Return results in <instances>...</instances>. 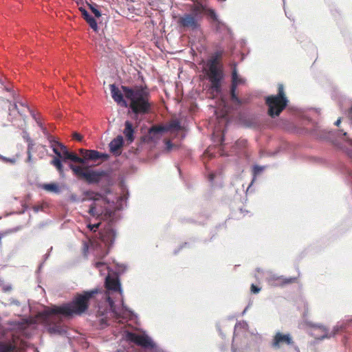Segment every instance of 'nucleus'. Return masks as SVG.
I'll return each mask as SVG.
<instances>
[{
  "label": "nucleus",
  "instance_id": "f257e3e1",
  "mask_svg": "<svg viewBox=\"0 0 352 352\" xmlns=\"http://www.w3.org/2000/svg\"><path fill=\"white\" fill-rule=\"evenodd\" d=\"M126 199L127 197L126 195L120 197L118 198L115 206H113L114 205L113 201H112V205L110 204L109 199L103 197L100 194L94 192H87L85 193V197L82 201H93V203L89 206V214L100 220L108 221L100 233V242L89 240V245L86 247L87 250H93L94 254L97 258H102L109 253L110 247L116 239V231L110 223L116 219V213L112 208L122 209Z\"/></svg>",
  "mask_w": 352,
  "mask_h": 352
},
{
  "label": "nucleus",
  "instance_id": "f03ea898",
  "mask_svg": "<svg viewBox=\"0 0 352 352\" xmlns=\"http://www.w3.org/2000/svg\"><path fill=\"white\" fill-rule=\"evenodd\" d=\"M98 292V289L85 292L83 294L77 296L70 303L46 309L41 314V318L49 326L50 332L59 334L64 333L63 327L56 322L60 320L61 316H70L83 313L87 309L88 300Z\"/></svg>",
  "mask_w": 352,
  "mask_h": 352
},
{
  "label": "nucleus",
  "instance_id": "7ed1b4c3",
  "mask_svg": "<svg viewBox=\"0 0 352 352\" xmlns=\"http://www.w3.org/2000/svg\"><path fill=\"white\" fill-rule=\"evenodd\" d=\"M111 96L118 104L122 107H127V102L123 96L129 100V107L138 119L139 115H144L149 113L151 102L149 100V92L146 88L135 87L133 89L122 86V92L115 85H110Z\"/></svg>",
  "mask_w": 352,
  "mask_h": 352
},
{
  "label": "nucleus",
  "instance_id": "20e7f679",
  "mask_svg": "<svg viewBox=\"0 0 352 352\" xmlns=\"http://www.w3.org/2000/svg\"><path fill=\"white\" fill-rule=\"evenodd\" d=\"M106 293L105 302L108 309H102L99 307L98 314L100 316H110L116 319L132 318L133 313L123 306L122 291L120 284L116 278L107 276L105 278Z\"/></svg>",
  "mask_w": 352,
  "mask_h": 352
},
{
  "label": "nucleus",
  "instance_id": "39448f33",
  "mask_svg": "<svg viewBox=\"0 0 352 352\" xmlns=\"http://www.w3.org/2000/svg\"><path fill=\"white\" fill-rule=\"evenodd\" d=\"M27 320L13 322L7 327L0 324V352H16L23 349L25 343L24 338L28 336Z\"/></svg>",
  "mask_w": 352,
  "mask_h": 352
},
{
  "label": "nucleus",
  "instance_id": "423d86ee",
  "mask_svg": "<svg viewBox=\"0 0 352 352\" xmlns=\"http://www.w3.org/2000/svg\"><path fill=\"white\" fill-rule=\"evenodd\" d=\"M222 56L221 52H217L208 60V70L207 74L211 82V89L213 92L219 93L221 89V80L223 78V72L220 59Z\"/></svg>",
  "mask_w": 352,
  "mask_h": 352
},
{
  "label": "nucleus",
  "instance_id": "0eeeda50",
  "mask_svg": "<svg viewBox=\"0 0 352 352\" xmlns=\"http://www.w3.org/2000/svg\"><path fill=\"white\" fill-rule=\"evenodd\" d=\"M122 338L126 342H133L142 346L144 352H165L160 348L145 333L139 334L124 330L121 333Z\"/></svg>",
  "mask_w": 352,
  "mask_h": 352
},
{
  "label": "nucleus",
  "instance_id": "6e6552de",
  "mask_svg": "<svg viewBox=\"0 0 352 352\" xmlns=\"http://www.w3.org/2000/svg\"><path fill=\"white\" fill-rule=\"evenodd\" d=\"M203 8L200 6H195L190 12L185 13L177 17V24L179 27L188 30H197L200 26L202 18Z\"/></svg>",
  "mask_w": 352,
  "mask_h": 352
},
{
  "label": "nucleus",
  "instance_id": "1a4fd4ad",
  "mask_svg": "<svg viewBox=\"0 0 352 352\" xmlns=\"http://www.w3.org/2000/svg\"><path fill=\"white\" fill-rule=\"evenodd\" d=\"M266 103L269 107V114L271 116H278L287 104V98L285 96L283 86L279 85L278 94L276 96H271L266 98Z\"/></svg>",
  "mask_w": 352,
  "mask_h": 352
},
{
  "label": "nucleus",
  "instance_id": "9d476101",
  "mask_svg": "<svg viewBox=\"0 0 352 352\" xmlns=\"http://www.w3.org/2000/svg\"><path fill=\"white\" fill-rule=\"evenodd\" d=\"M245 82V79L238 74L236 67L234 66L232 72V86L230 95L232 101L235 104H240L241 103V100L236 95V89L237 86L243 85Z\"/></svg>",
  "mask_w": 352,
  "mask_h": 352
},
{
  "label": "nucleus",
  "instance_id": "9b49d317",
  "mask_svg": "<svg viewBox=\"0 0 352 352\" xmlns=\"http://www.w3.org/2000/svg\"><path fill=\"white\" fill-rule=\"evenodd\" d=\"M49 141L50 142V147L56 155V157L52 160L51 164L62 174L63 172V166L60 160V157H62V154L60 146H58L60 143L55 140L52 137L49 138Z\"/></svg>",
  "mask_w": 352,
  "mask_h": 352
},
{
  "label": "nucleus",
  "instance_id": "f8f14e48",
  "mask_svg": "<svg viewBox=\"0 0 352 352\" xmlns=\"http://www.w3.org/2000/svg\"><path fill=\"white\" fill-rule=\"evenodd\" d=\"M292 343V338L289 333L283 334L280 332H277L273 338L272 346L274 349H279L284 344L289 345Z\"/></svg>",
  "mask_w": 352,
  "mask_h": 352
},
{
  "label": "nucleus",
  "instance_id": "ddd939ff",
  "mask_svg": "<svg viewBox=\"0 0 352 352\" xmlns=\"http://www.w3.org/2000/svg\"><path fill=\"white\" fill-rule=\"evenodd\" d=\"M16 105L15 104H12L8 100L4 99L0 97V113H8V120L10 122L12 121L13 118L12 117V112L16 111Z\"/></svg>",
  "mask_w": 352,
  "mask_h": 352
},
{
  "label": "nucleus",
  "instance_id": "4468645a",
  "mask_svg": "<svg viewBox=\"0 0 352 352\" xmlns=\"http://www.w3.org/2000/svg\"><path fill=\"white\" fill-rule=\"evenodd\" d=\"M295 278H285L283 276L272 274L268 278L269 283L274 286H283L294 282Z\"/></svg>",
  "mask_w": 352,
  "mask_h": 352
},
{
  "label": "nucleus",
  "instance_id": "2eb2a0df",
  "mask_svg": "<svg viewBox=\"0 0 352 352\" xmlns=\"http://www.w3.org/2000/svg\"><path fill=\"white\" fill-rule=\"evenodd\" d=\"M108 157V155L107 154L101 153L95 150H89L87 152V154L85 159H81V162H79L78 163L82 164H87L89 161H93L96 162L99 159H104L107 160Z\"/></svg>",
  "mask_w": 352,
  "mask_h": 352
},
{
  "label": "nucleus",
  "instance_id": "dca6fc26",
  "mask_svg": "<svg viewBox=\"0 0 352 352\" xmlns=\"http://www.w3.org/2000/svg\"><path fill=\"white\" fill-rule=\"evenodd\" d=\"M104 175L103 171H96L87 168L83 179L89 183H98Z\"/></svg>",
  "mask_w": 352,
  "mask_h": 352
},
{
  "label": "nucleus",
  "instance_id": "f3484780",
  "mask_svg": "<svg viewBox=\"0 0 352 352\" xmlns=\"http://www.w3.org/2000/svg\"><path fill=\"white\" fill-rule=\"evenodd\" d=\"M58 146L61 150L62 157L60 158L63 161L65 162L67 160H70L78 163L82 161L80 157L77 156L75 153L69 152L67 147L63 144H59Z\"/></svg>",
  "mask_w": 352,
  "mask_h": 352
},
{
  "label": "nucleus",
  "instance_id": "a211bd4d",
  "mask_svg": "<svg viewBox=\"0 0 352 352\" xmlns=\"http://www.w3.org/2000/svg\"><path fill=\"white\" fill-rule=\"evenodd\" d=\"M165 132V128L154 126L151 127L148 133V138L153 142L159 140Z\"/></svg>",
  "mask_w": 352,
  "mask_h": 352
},
{
  "label": "nucleus",
  "instance_id": "6ab92c4d",
  "mask_svg": "<svg viewBox=\"0 0 352 352\" xmlns=\"http://www.w3.org/2000/svg\"><path fill=\"white\" fill-rule=\"evenodd\" d=\"M123 142V138L121 135H118L115 139H113L109 143V148L111 152L113 154L119 155L120 153V149L122 148Z\"/></svg>",
  "mask_w": 352,
  "mask_h": 352
},
{
  "label": "nucleus",
  "instance_id": "aec40b11",
  "mask_svg": "<svg viewBox=\"0 0 352 352\" xmlns=\"http://www.w3.org/2000/svg\"><path fill=\"white\" fill-rule=\"evenodd\" d=\"M209 16L214 21V25L218 31H223V30H226L228 32H230V29L227 27V25L221 21L213 10H210L208 11Z\"/></svg>",
  "mask_w": 352,
  "mask_h": 352
},
{
  "label": "nucleus",
  "instance_id": "412c9836",
  "mask_svg": "<svg viewBox=\"0 0 352 352\" xmlns=\"http://www.w3.org/2000/svg\"><path fill=\"white\" fill-rule=\"evenodd\" d=\"M124 126L125 128L124 129L123 133L124 134L127 141L132 142L134 140V129L133 128L132 124L129 121H126Z\"/></svg>",
  "mask_w": 352,
  "mask_h": 352
},
{
  "label": "nucleus",
  "instance_id": "4be33fe9",
  "mask_svg": "<svg viewBox=\"0 0 352 352\" xmlns=\"http://www.w3.org/2000/svg\"><path fill=\"white\" fill-rule=\"evenodd\" d=\"M228 112V107L226 106V102L224 99L221 98V102L219 107L215 110V113L217 117L225 118Z\"/></svg>",
  "mask_w": 352,
  "mask_h": 352
},
{
  "label": "nucleus",
  "instance_id": "5701e85b",
  "mask_svg": "<svg viewBox=\"0 0 352 352\" xmlns=\"http://www.w3.org/2000/svg\"><path fill=\"white\" fill-rule=\"evenodd\" d=\"M69 168L72 169L73 173L79 178L84 177L85 174L88 168L87 167H82L80 166H76L72 164H69Z\"/></svg>",
  "mask_w": 352,
  "mask_h": 352
},
{
  "label": "nucleus",
  "instance_id": "b1692460",
  "mask_svg": "<svg viewBox=\"0 0 352 352\" xmlns=\"http://www.w3.org/2000/svg\"><path fill=\"white\" fill-rule=\"evenodd\" d=\"M165 131L176 132L181 130L180 123L177 120H172L169 124L164 126Z\"/></svg>",
  "mask_w": 352,
  "mask_h": 352
},
{
  "label": "nucleus",
  "instance_id": "393cba45",
  "mask_svg": "<svg viewBox=\"0 0 352 352\" xmlns=\"http://www.w3.org/2000/svg\"><path fill=\"white\" fill-rule=\"evenodd\" d=\"M342 135L344 137V141L347 144V146H344L343 149H344L347 154L352 157V140L346 137V132H344Z\"/></svg>",
  "mask_w": 352,
  "mask_h": 352
},
{
  "label": "nucleus",
  "instance_id": "a878e982",
  "mask_svg": "<svg viewBox=\"0 0 352 352\" xmlns=\"http://www.w3.org/2000/svg\"><path fill=\"white\" fill-rule=\"evenodd\" d=\"M41 188L47 191L53 192L56 193L59 192L58 186L57 184L54 183L43 184L41 185Z\"/></svg>",
  "mask_w": 352,
  "mask_h": 352
},
{
  "label": "nucleus",
  "instance_id": "bb28decb",
  "mask_svg": "<svg viewBox=\"0 0 352 352\" xmlns=\"http://www.w3.org/2000/svg\"><path fill=\"white\" fill-rule=\"evenodd\" d=\"M248 323L245 321H241L236 323L234 328V337L236 336V335L239 333L241 331H246L248 329Z\"/></svg>",
  "mask_w": 352,
  "mask_h": 352
},
{
  "label": "nucleus",
  "instance_id": "cd10ccee",
  "mask_svg": "<svg viewBox=\"0 0 352 352\" xmlns=\"http://www.w3.org/2000/svg\"><path fill=\"white\" fill-rule=\"evenodd\" d=\"M95 267L98 269L101 275H104L106 270H109V267L104 262L96 261L94 263Z\"/></svg>",
  "mask_w": 352,
  "mask_h": 352
},
{
  "label": "nucleus",
  "instance_id": "c85d7f7f",
  "mask_svg": "<svg viewBox=\"0 0 352 352\" xmlns=\"http://www.w3.org/2000/svg\"><path fill=\"white\" fill-rule=\"evenodd\" d=\"M318 329L321 330V331L324 333V334L320 336V338L322 339L324 338H329L331 336V334L329 333L328 330L324 327H319ZM338 331L339 327L338 326L335 327L333 328V333H332V336L335 335Z\"/></svg>",
  "mask_w": 352,
  "mask_h": 352
},
{
  "label": "nucleus",
  "instance_id": "c756f323",
  "mask_svg": "<svg viewBox=\"0 0 352 352\" xmlns=\"http://www.w3.org/2000/svg\"><path fill=\"white\" fill-rule=\"evenodd\" d=\"M85 19L87 21V22L89 23V26L94 31H97L98 30L97 23H96V20L91 15H89L88 17H87Z\"/></svg>",
  "mask_w": 352,
  "mask_h": 352
},
{
  "label": "nucleus",
  "instance_id": "7c9ffc66",
  "mask_svg": "<svg viewBox=\"0 0 352 352\" xmlns=\"http://www.w3.org/2000/svg\"><path fill=\"white\" fill-rule=\"evenodd\" d=\"M85 19L87 21V22L89 23V26L94 31H97L98 30L97 23H96V20L91 15H89L88 17H87Z\"/></svg>",
  "mask_w": 352,
  "mask_h": 352
},
{
  "label": "nucleus",
  "instance_id": "2f4dec72",
  "mask_svg": "<svg viewBox=\"0 0 352 352\" xmlns=\"http://www.w3.org/2000/svg\"><path fill=\"white\" fill-rule=\"evenodd\" d=\"M27 141L28 142V161H30L31 157H32L30 150L32 149V148L33 146V143H32V140L30 138H27Z\"/></svg>",
  "mask_w": 352,
  "mask_h": 352
},
{
  "label": "nucleus",
  "instance_id": "473e14b6",
  "mask_svg": "<svg viewBox=\"0 0 352 352\" xmlns=\"http://www.w3.org/2000/svg\"><path fill=\"white\" fill-rule=\"evenodd\" d=\"M100 224H101V222H98V223H96L94 224L89 223V224H88L87 226L91 231L95 232L96 230V229L100 226Z\"/></svg>",
  "mask_w": 352,
  "mask_h": 352
},
{
  "label": "nucleus",
  "instance_id": "72a5a7b5",
  "mask_svg": "<svg viewBox=\"0 0 352 352\" xmlns=\"http://www.w3.org/2000/svg\"><path fill=\"white\" fill-rule=\"evenodd\" d=\"M92 13L96 17H100L101 16L100 12L95 7L91 6Z\"/></svg>",
  "mask_w": 352,
  "mask_h": 352
},
{
  "label": "nucleus",
  "instance_id": "f704fd0d",
  "mask_svg": "<svg viewBox=\"0 0 352 352\" xmlns=\"http://www.w3.org/2000/svg\"><path fill=\"white\" fill-rule=\"evenodd\" d=\"M263 170V167H262V166H255L254 167V175L258 174V173H260Z\"/></svg>",
  "mask_w": 352,
  "mask_h": 352
},
{
  "label": "nucleus",
  "instance_id": "c9c22d12",
  "mask_svg": "<svg viewBox=\"0 0 352 352\" xmlns=\"http://www.w3.org/2000/svg\"><path fill=\"white\" fill-rule=\"evenodd\" d=\"M89 150H86V149H83V148H80L79 150V153L81 155L82 157H80L81 159H85L87 154V152H88Z\"/></svg>",
  "mask_w": 352,
  "mask_h": 352
},
{
  "label": "nucleus",
  "instance_id": "e433bc0d",
  "mask_svg": "<svg viewBox=\"0 0 352 352\" xmlns=\"http://www.w3.org/2000/svg\"><path fill=\"white\" fill-rule=\"evenodd\" d=\"M80 11L82 15L83 16L84 19H86L87 17H88L89 15H90L87 12V11L85 9H84V8H80Z\"/></svg>",
  "mask_w": 352,
  "mask_h": 352
},
{
  "label": "nucleus",
  "instance_id": "4c0bfd02",
  "mask_svg": "<svg viewBox=\"0 0 352 352\" xmlns=\"http://www.w3.org/2000/svg\"><path fill=\"white\" fill-rule=\"evenodd\" d=\"M251 291H252V292L256 294L260 291V288H258V287H256L254 285H252Z\"/></svg>",
  "mask_w": 352,
  "mask_h": 352
},
{
  "label": "nucleus",
  "instance_id": "58836bf2",
  "mask_svg": "<svg viewBox=\"0 0 352 352\" xmlns=\"http://www.w3.org/2000/svg\"><path fill=\"white\" fill-rule=\"evenodd\" d=\"M73 137L74 139H76L78 141H80L82 140V135L77 133H74L73 135Z\"/></svg>",
  "mask_w": 352,
  "mask_h": 352
},
{
  "label": "nucleus",
  "instance_id": "ea45409f",
  "mask_svg": "<svg viewBox=\"0 0 352 352\" xmlns=\"http://www.w3.org/2000/svg\"><path fill=\"white\" fill-rule=\"evenodd\" d=\"M166 149L168 151H170L172 149L173 144L170 143V142L169 140L166 141Z\"/></svg>",
  "mask_w": 352,
  "mask_h": 352
},
{
  "label": "nucleus",
  "instance_id": "a19ab883",
  "mask_svg": "<svg viewBox=\"0 0 352 352\" xmlns=\"http://www.w3.org/2000/svg\"><path fill=\"white\" fill-rule=\"evenodd\" d=\"M42 209V206H35L33 207V210H34V212H38L39 210H41Z\"/></svg>",
  "mask_w": 352,
  "mask_h": 352
},
{
  "label": "nucleus",
  "instance_id": "79ce46f5",
  "mask_svg": "<svg viewBox=\"0 0 352 352\" xmlns=\"http://www.w3.org/2000/svg\"><path fill=\"white\" fill-rule=\"evenodd\" d=\"M214 175L213 173H210L209 175V180L210 181H212L214 179Z\"/></svg>",
  "mask_w": 352,
  "mask_h": 352
},
{
  "label": "nucleus",
  "instance_id": "37998d69",
  "mask_svg": "<svg viewBox=\"0 0 352 352\" xmlns=\"http://www.w3.org/2000/svg\"><path fill=\"white\" fill-rule=\"evenodd\" d=\"M340 122H341V119H340V118H339V119H338V120L335 122V124H336V126H338L340 125Z\"/></svg>",
  "mask_w": 352,
  "mask_h": 352
},
{
  "label": "nucleus",
  "instance_id": "c03bdc74",
  "mask_svg": "<svg viewBox=\"0 0 352 352\" xmlns=\"http://www.w3.org/2000/svg\"><path fill=\"white\" fill-rule=\"evenodd\" d=\"M9 162H10L11 163H14V160H9Z\"/></svg>",
  "mask_w": 352,
  "mask_h": 352
},
{
  "label": "nucleus",
  "instance_id": "a18cd8bd",
  "mask_svg": "<svg viewBox=\"0 0 352 352\" xmlns=\"http://www.w3.org/2000/svg\"><path fill=\"white\" fill-rule=\"evenodd\" d=\"M295 349H296V350L297 351V352H300V351H299V350H298V349L297 347H296Z\"/></svg>",
  "mask_w": 352,
  "mask_h": 352
},
{
  "label": "nucleus",
  "instance_id": "49530a36",
  "mask_svg": "<svg viewBox=\"0 0 352 352\" xmlns=\"http://www.w3.org/2000/svg\"><path fill=\"white\" fill-rule=\"evenodd\" d=\"M232 351H233V352H235V350H234V348L232 349Z\"/></svg>",
  "mask_w": 352,
  "mask_h": 352
},
{
  "label": "nucleus",
  "instance_id": "de8ad7c7",
  "mask_svg": "<svg viewBox=\"0 0 352 352\" xmlns=\"http://www.w3.org/2000/svg\"><path fill=\"white\" fill-rule=\"evenodd\" d=\"M283 1L284 2V1H285V0H283Z\"/></svg>",
  "mask_w": 352,
  "mask_h": 352
}]
</instances>
